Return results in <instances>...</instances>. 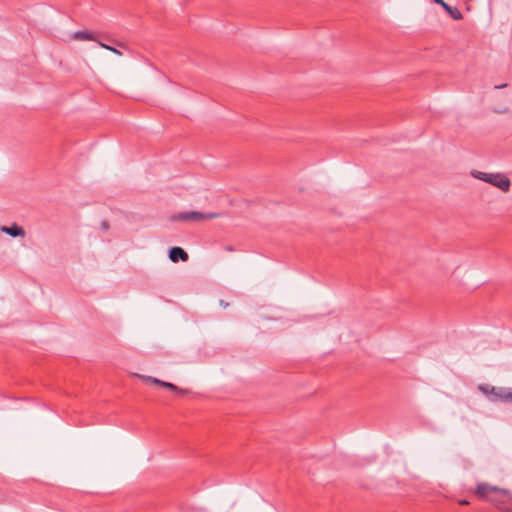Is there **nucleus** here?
Wrapping results in <instances>:
<instances>
[{"label": "nucleus", "mask_w": 512, "mask_h": 512, "mask_svg": "<svg viewBox=\"0 0 512 512\" xmlns=\"http://www.w3.org/2000/svg\"><path fill=\"white\" fill-rule=\"evenodd\" d=\"M474 494L478 499L488 501L500 510L512 511V495L507 489L488 483H478Z\"/></svg>", "instance_id": "obj_1"}, {"label": "nucleus", "mask_w": 512, "mask_h": 512, "mask_svg": "<svg viewBox=\"0 0 512 512\" xmlns=\"http://www.w3.org/2000/svg\"><path fill=\"white\" fill-rule=\"evenodd\" d=\"M471 175L479 180L485 181L504 192L510 188V180L507 176L501 173H485L477 170L471 171Z\"/></svg>", "instance_id": "obj_2"}, {"label": "nucleus", "mask_w": 512, "mask_h": 512, "mask_svg": "<svg viewBox=\"0 0 512 512\" xmlns=\"http://www.w3.org/2000/svg\"><path fill=\"white\" fill-rule=\"evenodd\" d=\"M219 213H202L198 211H186L181 212L173 217L174 220L185 221V222H200L208 219L218 218Z\"/></svg>", "instance_id": "obj_3"}, {"label": "nucleus", "mask_w": 512, "mask_h": 512, "mask_svg": "<svg viewBox=\"0 0 512 512\" xmlns=\"http://www.w3.org/2000/svg\"><path fill=\"white\" fill-rule=\"evenodd\" d=\"M490 391H491V395L489 398L490 401L508 403V388L495 387V388H491Z\"/></svg>", "instance_id": "obj_4"}, {"label": "nucleus", "mask_w": 512, "mask_h": 512, "mask_svg": "<svg viewBox=\"0 0 512 512\" xmlns=\"http://www.w3.org/2000/svg\"><path fill=\"white\" fill-rule=\"evenodd\" d=\"M168 256L174 263L178 261L186 262L189 259L188 253L183 248L177 246L170 248Z\"/></svg>", "instance_id": "obj_5"}, {"label": "nucleus", "mask_w": 512, "mask_h": 512, "mask_svg": "<svg viewBox=\"0 0 512 512\" xmlns=\"http://www.w3.org/2000/svg\"><path fill=\"white\" fill-rule=\"evenodd\" d=\"M1 231L10 235L11 237H19V236L24 237L26 234L25 230L21 226H18L15 223L10 227H7V226L1 227Z\"/></svg>", "instance_id": "obj_6"}, {"label": "nucleus", "mask_w": 512, "mask_h": 512, "mask_svg": "<svg viewBox=\"0 0 512 512\" xmlns=\"http://www.w3.org/2000/svg\"><path fill=\"white\" fill-rule=\"evenodd\" d=\"M71 38L74 40H79V41H84V40L95 41L97 43L99 41L97 39L96 35L90 31H76V32L72 33Z\"/></svg>", "instance_id": "obj_7"}, {"label": "nucleus", "mask_w": 512, "mask_h": 512, "mask_svg": "<svg viewBox=\"0 0 512 512\" xmlns=\"http://www.w3.org/2000/svg\"><path fill=\"white\" fill-rule=\"evenodd\" d=\"M160 386L164 387V388H167V389L171 390L172 392H175V393L180 394V395H186V394L189 393L188 390L179 388V387H177L176 385H174L173 383H170V382L162 381Z\"/></svg>", "instance_id": "obj_8"}, {"label": "nucleus", "mask_w": 512, "mask_h": 512, "mask_svg": "<svg viewBox=\"0 0 512 512\" xmlns=\"http://www.w3.org/2000/svg\"><path fill=\"white\" fill-rule=\"evenodd\" d=\"M443 9L449 13V15L454 19V20H461L463 18V15L462 13L459 11L458 8L456 7H451L450 5L446 4Z\"/></svg>", "instance_id": "obj_9"}, {"label": "nucleus", "mask_w": 512, "mask_h": 512, "mask_svg": "<svg viewBox=\"0 0 512 512\" xmlns=\"http://www.w3.org/2000/svg\"><path fill=\"white\" fill-rule=\"evenodd\" d=\"M491 388H495V386H490L488 384H481L478 386L479 391H481L483 394H485L488 398H490L491 395Z\"/></svg>", "instance_id": "obj_10"}, {"label": "nucleus", "mask_w": 512, "mask_h": 512, "mask_svg": "<svg viewBox=\"0 0 512 512\" xmlns=\"http://www.w3.org/2000/svg\"><path fill=\"white\" fill-rule=\"evenodd\" d=\"M98 44H99V46H100V47H102V48H104V49H107V50H109V51L113 52V53H114V54H116V55H119V56H121V55H122V53H121L117 48H115V47H112V46H110V45H107V44H105V43H103V42H101V41H98Z\"/></svg>", "instance_id": "obj_11"}, {"label": "nucleus", "mask_w": 512, "mask_h": 512, "mask_svg": "<svg viewBox=\"0 0 512 512\" xmlns=\"http://www.w3.org/2000/svg\"><path fill=\"white\" fill-rule=\"evenodd\" d=\"M142 378L147 382H151V383L157 384L159 386L161 385V382H162V380L151 377V376H142Z\"/></svg>", "instance_id": "obj_12"}, {"label": "nucleus", "mask_w": 512, "mask_h": 512, "mask_svg": "<svg viewBox=\"0 0 512 512\" xmlns=\"http://www.w3.org/2000/svg\"><path fill=\"white\" fill-rule=\"evenodd\" d=\"M508 403H512V388H508Z\"/></svg>", "instance_id": "obj_13"}, {"label": "nucleus", "mask_w": 512, "mask_h": 512, "mask_svg": "<svg viewBox=\"0 0 512 512\" xmlns=\"http://www.w3.org/2000/svg\"><path fill=\"white\" fill-rule=\"evenodd\" d=\"M435 3L441 5L442 7H444L447 3L444 2L443 0H433Z\"/></svg>", "instance_id": "obj_14"}, {"label": "nucleus", "mask_w": 512, "mask_h": 512, "mask_svg": "<svg viewBox=\"0 0 512 512\" xmlns=\"http://www.w3.org/2000/svg\"><path fill=\"white\" fill-rule=\"evenodd\" d=\"M459 504L460 505H468L469 504V501L465 500V499H462V500H459Z\"/></svg>", "instance_id": "obj_15"}, {"label": "nucleus", "mask_w": 512, "mask_h": 512, "mask_svg": "<svg viewBox=\"0 0 512 512\" xmlns=\"http://www.w3.org/2000/svg\"><path fill=\"white\" fill-rule=\"evenodd\" d=\"M506 86H507V84H502V85L495 86V88L496 89H501V88H504Z\"/></svg>", "instance_id": "obj_16"}, {"label": "nucleus", "mask_w": 512, "mask_h": 512, "mask_svg": "<svg viewBox=\"0 0 512 512\" xmlns=\"http://www.w3.org/2000/svg\"><path fill=\"white\" fill-rule=\"evenodd\" d=\"M220 304L223 305L224 307L228 306V303H225L223 300L220 301Z\"/></svg>", "instance_id": "obj_17"}, {"label": "nucleus", "mask_w": 512, "mask_h": 512, "mask_svg": "<svg viewBox=\"0 0 512 512\" xmlns=\"http://www.w3.org/2000/svg\"><path fill=\"white\" fill-rule=\"evenodd\" d=\"M117 45L120 46V47H124V45L121 44V43H117Z\"/></svg>", "instance_id": "obj_18"}]
</instances>
